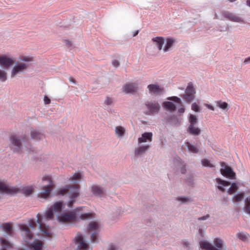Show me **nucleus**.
Masks as SVG:
<instances>
[{"label":"nucleus","mask_w":250,"mask_h":250,"mask_svg":"<svg viewBox=\"0 0 250 250\" xmlns=\"http://www.w3.org/2000/svg\"><path fill=\"white\" fill-rule=\"evenodd\" d=\"M100 229V225L97 222H91L88 225V231L91 233V241L93 243L98 242V232Z\"/></svg>","instance_id":"obj_9"},{"label":"nucleus","mask_w":250,"mask_h":250,"mask_svg":"<svg viewBox=\"0 0 250 250\" xmlns=\"http://www.w3.org/2000/svg\"><path fill=\"white\" fill-rule=\"evenodd\" d=\"M75 243L78 250H88V245L85 243L82 235L77 234L75 238Z\"/></svg>","instance_id":"obj_13"},{"label":"nucleus","mask_w":250,"mask_h":250,"mask_svg":"<svg viewBox=\"0 0 250 250\" xmlns=\"http://www.w3.org/2000/svg\"><path fill=\"white\" fill-rule=\"evenodd\" d=\"M229 2H232L235 1L236 0H228Z\"/></svg>","instance_id":"obj_52"},{"label":"nucleus","mask_w":250,"mask_h":250,"mask_svg":"<svg viewBox=\"0 0 250 250\" xmlns=\"http://www.w3.org/2000/svg\"><path fill=\"white\" fill-rule=\"evenodd\" d=\"M225 17L229 20L234 22H242L244 21L243 19L241 17L229 12L226 13Z\"/></svg>","instance_id":"obj_20"},{"label":"nucleus","mask_w":250,"mask_h":250,"mask_svg":"<svg viewBox=\"0 0 250 250\" xmlns=\"http://www.w3.org/2000/svg\"><path fill=\"white\" fill-rule=\"evenodd\" d=\"M245 195L244 192H242L238 195H235L233 199L235 202H240L244 198Z\"/></svg>","instance_id":"obj_37"},{"label":"nucleus","mask_w":250,"mask_h":250,"mask_svg":"<svg viewBox=\"0 0 250 250\" xmlns=\"http://www.w3.org/2000/svg\"><path fill=\"white\" fill-rule=\"evenodd\" d=\"M236 237L242 241H245L248 240L250 236L247 233L238 232L236 234Z\"/></svg>","instance_id":"obj_30"},{"label":"nucleus","mask_w":250,"mask_h":250,"mask_svg":"<svg viewBox=\"0 0 250 250\" xmlns=\"http://www.w3.org/2000/svg\"><path fill=\"white\" fill-rule=\"evenodd\" d=\"M185 145L189 152L197 153L199 151V149L198 146L190 144L188 142L185 143Z\"/></svg>","instance_id":"obj_26"},{"label":"nucleus","mask_w":250,"mask_h":250,"mask_svg":"<svg viewBox=\"0 0 250 250\" xmlns=\"http://www.w3.org/2000/svg\"><path fill=\"white\" fill-rule=\"evenodd\" d=\"M149 93L151 95H159L163 93V88L158 84H150L147 87Z\"/></svg>","instance_id":"obj_15"},{"label":"nucleus","mask_w":250,"mask_h":250,"mask_svg":"<svg viewBox=\"0 0 250 250\" xmlns=\"http://www.w3.org/2000/svg\"><path fill=\"white\" fill-rule=\"evenodd\" d=\"M138 90L139 86L137 83H127L123 87V91L125 93L133 94Z\"/></svg>","instance_id":"obj_16"},{"label":"nucleus","mask_w":250,"mask_h":250,"mask_svg":"<svg viewBox=\"0 0 250 250\" xmlns=\"http://www.w3.org/2000/svg\"><path fill=\"white\" fill-rule=\"evenodd\" d=\"M205 106H206L209 109H210V110H212V111H214V110H215V107H214L213 105H211L210 104H205Z\"/></svg>","instance_id":"obj_43"},{"label":"nucleus","mask_w":250,"mask_h":250,"mask_svg":"<svg viewBox=\"0 0 250 250\" xmlns=\"http://www.w3.org/2000/svg\"><path fill=\"white\" fill-rule=\"evenodd\" d=\"M33 62V58L31 56L21 55L15 61L11 71V77L15 78L22 77L28 71Z\"/></svg>","instance_id":"obj_3"},{"label":"nucleus","mask_w":250,"mask_h":250,"mask_svg":"<svg viewBox=\"0 0 250 250\" xmlns=\"http://www.w3.org/2000/svg\"><path fill=\"white\" fill-rule=\"evenodd\" d=\"M2 229L3 231L5 233L4 235L5 236L10 235L13 233V228L12 226L9 223L4 224L2 226Z\"/></svg>","instance_id":"obj_25"},{"label":"nucleus","mask_w":250,"mask_h":250,"mask_svg":"<svg viewBox=\"0 0 250 250\" xmlns=\"http://www.w3.org/2000/svg\"><path fill=\"white\" fill-rule=\"evenodd\" d=\"M7 79V74L6 72L3 70L0 69V80L2 82H4Z\"/></svg>","instance_id":"obj_35"},{"label":"nucleus","mask_w":250,"mask_h":250,"mask_svg":"<svg viewBox=\"0 0 250 250\" xmlns=\"http://www.w3.org/2000/svg\"><path fill=\"white\" fill-rule=\"evenodd\" d=\"M66 43L67 44H69V45H71V42L70 41H67L66 42Z\"/></svg>","instance_id":"obj_51"},{"label":"nucleus","mask_w":250,"mask_h":250,"mask_svg":"<svg viewBox=\"0 0 250 250\" xmlns=\"http://www.w3.org/2000/svg\"><path fill=\"white\" fill-rule=\"evenodd\" d=\"M112 65L115 67H118L120 65V62L116 60H114L112 62Z\"/></svg>","instance_id":"obj_41"},{"label":"nucleus","mask_w":250,"mask_h":250,"mask_svg":"<svg viewBox=\"0 0 250 250\" xmlns=\"http://www.w3.org/2000/svg\"><path fill=\"white\" fill-rule=\"evenodd\" d=\"M244 63L245 64L250 63V58H246L244 61Z\"/></svg>","instance_id":"obj_45"},{"label":"nucleus","mask_w":250,"mask_h":250,"mask_svg":"<svg viewBox=\"0 0 250 250\" xmlns=\"http://www.w3.org/2000/svg\"><path fill=\"white\" fill-rule=\"evenodd\" d=\"M176 201L183 204H189L193 201L192 198L190 196H179L176 197Z\"/></svg>","instance_id":"obj_22"},{"label":"nucleus","mask_w":250,"mask_h":250,"mask_svg":"<svg viewBox=\"0 0 250 250\" xmlns=\"http://www.w3.org/2000/svg\"><path fill=\"white\" fill-rule=\"evenodd\" d=\"M44 102L45 104H48L50 103V100L48 97L45 96L44 97Z\"/></svg>","instance_id":"obj_44"},{"label":"nucleus","mask_w":250,"mask_h":250,"mask_svg":"<svg viewBox=\"0 0 250 250\" xmlns=\"http://www.w3.org/2000/svg\"><path fill=\"white\" fill-rule=\"evenodd\" d=\"M115 132L118 138H122L126 135V129L123 126H117L115 127Z\"/></svg>","instance_id":"obj_21"},{"label":"nucleus","mask_w":250,"mask_h":250,"mask_svg":"<svg viewBox=\"0 0 250 250\" xmlns=\"http://www.w3.org/2000/svg\"><path fill=\"white\" fill-rule=\"evenodd\" d=\"M9 189L4 184L0 183V192H7Z\"/></svg>","instance_id":"obj_39"},{"label":"nucleus","mask_w":250,"mask_h":250,"mask_svg":"<svg viewBox=\"0 0 250 250\" xmlns=\"http://www.w3.org/2000/svg\"><path fill=\"white\" fill-rule=\"evenodd\" d=\"M225 243L222 240L218 238L214 239L212 250H225Z\"/></svg>","instance_id":"obj_17"},{"label":"nucleus","mask_w":250,"mask_h":250,"mask_svg":"<svg viewBox=\"0 0 250 250\" xmlns=\"http://www.w3.org/2000/svg\"><path fill=\"white\" fill-rule=\"evenodd\" d=\"M238 187V186L237 183H232L230 187L228 189V193L230 195L235 193L237 190Z\"/></svg>","instance_id":"obj_29"},{"label":"nucleus","mask_w":250,"mask_h":250,"mask_svg":"<svg viewBox=\"0 0 250 250\" xmlns=\"http://www.w3.org/2000/svg\"><path fill=\"white\" fill-rule=\"evenodd\" d=\"M54 182L48 176H44L42 179L40 186L42 191L39 193L38 197L40 198L47 199L51 196V192L54 188Z\"/></svg>","instance_id":"obj_5"},{"label":"nucleus","mask_w":250,"mask_h":250,"mask_svg":"<svg viewBox=\"0 0 250 250\" xmlns=\"http://www.w3.org/2000/svg\"><path fill=\"white\" fill-rule=\"evenodd\" d=\"M189 125L187 128V131L194 136L199 135L201 133V129L197 126L198 123L197 117L193 114H189Z\"/></svg>","instance_id":"obj_8"},{"label":"nucleus","mask_w":250,"mask_h":250,"mask_svg":"<svg viewBox=\"0 0 250 250\" xmlns=\"http://www.w3.org/2000/svg\"><path fill=\"white\" fill-rule=\"evenodd\" d=\"M113 99L109 97H106L104 100V104L106 105H110L113 104Z\"/></svg>","instance_id":"obj_38"},{"label":"nucleus","mask_w":250,"mask_h":250,"mask_svg":"<svg viewBox=\"0 0 250 250\" xmlns=\"http://www.w3.org/2000/svg\"><path fill=\"white\" fill-rule=\"evenodd\" d=\"M22 190L24 195L30 196L33 193L34 188L33 186H30L23 188Z\"/></svg>","instance_id":"obj_28"},{"label":"nucleus","mask_w":250,"mask_h":250,"mask_svg":"<svg viewBox=\"0 0 250 250\" xmlns=\"http://www.w3.org/2000/svg\"><path fill=\"white\" fill-rule=\"evenodd\" d=\"M216 106L222 110L224 113L227 112L229 108V106L228 103L221 101L215 102Z\"/></svg>","instance_id":"obj_23"},{"label":"nucleus","mask_w":250,"mask_h":250,"mask_svg":"<svg viewBox=\"0 0 250 250\" xmlns=\"http://www.w3.org/2000/svg\"><path fill=\"white\" fill-rule=\"evenodd\" d=\"M195 92L194 90V89L192 85L189 84L186 90V93L187 94H192L194 95L195 94Z\"/></svg>","instance_id":"obj_36"},{"label":"nucleus","mask_w":250,"mask_h":250,"mask_svg":"<svg viewBox=\"0 0 250 250\" xmlns=\"http://www.w3.org/2000/svg\"><path fill=\"white\" fill-rule=\"evenodd\" d=\"M181 243L183 245H184L186 248H189L190 243L187 240H182L181 242Z\"/></svg>","instance_id":"obj_42"},{"label":"nucleus","mask_w":250,"mask_h":250,"mask_svg":"<svg viewBox=\"0 0 250 250\" xmlns=\"http://www.w3.org/2000/svg\"><path fill=\"white\" fill-rule=\"evenodd\" d=\"M221 166L220 172L222 175L230 179H236V174L231 167L226 165L225 163H222Z\"/></svg>","instance_id":"obj_10"},{"label":"nucleus","mask_w":250,"mask_h":250,"mask_svg":"<svg viewBox=\"0 0 250 250\" xmlns=\"http://www.w3.org/2000/svg\"><path fill=\"white\" fill-rule=\"evenodd\" d=\"M81 178V174L75 173L69 179V181L74 184L69 186H65L60 188L58 191L59 194L66 196L69 198L67 202V205L69 208H72V205L76 202V198L79 195V185L76 183L80 182Z\"/></svg>","instance_id":"obj_1"},{"label":"nucleus","mask_w":250,"mask_h":250,"mask_svg":"<svg viewBox=\"0 0 250 250\" xmlns=\"http://www.w3.org/2000/svg\"><path fill=\"white\" fill-rule=\"evenodd\" d=\"M167 101L164 102L163 105L167 110L170 111H175L177 107H179L178 112L179 113H184L185 108L182 104L180 98L176 96L170 97L167 98Z\"/></svg>","instance_id":"obj_7"},{"label":"nucleus","mask_w":250,"mask_h":250,"mask_svg":"<svg viewBox=\"0 0 250 250\" xmlns=\"http://www.w3.org/2000/svg\"><path fill=\"white\" fill-rule=\"evenodd\" d=\"M91 191L96 196H101L104 193V189L97 185H93L91 188Z\"/></svg>","instance_id":"obj_24"},{"label":"nucleus","mask_w":250,"mask_h":250,"mask_svg":"<svg viewBox=\"0 0 250 250\" xmlns=\"http://www.w3.org/2000/svg\"><path fill=\"white\" fill-rule=\"evenodd\" d=\"M152 132H145L137 139V143L134 148L136 156H141L146 153L151 147L150 143L152 141Z\"/></svg>","instance_id":"obj_4"},{"label":"nucleus","mask_w":250,"mask_h":250,"mask_svg":"<svg viewBox=\"0 0 250 250\" xmlns=\"http://www.w3.org/2000/svg\"><path fill=\"white\" fill-rule=\"evenodd\" d=\"M10 244L8 241L4 239H0V250H4V248H8Z\"/></svg>","instance_id":"obj_31"},{"label":"nucleus","mask_w":250,"mask_h":250,"mask_svg":"<svg viewBox=\"0 0 250 250\" xmlns=\"http://www.w3.org/2000/svg\"><path fill=\"white\" fill-rule=\"evenodd\" d=\"M138 33H139L138 30L135 31V32L133 34V36L134 37V36H136L138 34Z\"/></svg>","instance_id":"obj_49"},{"label":"nucleus","mask_w":250,"mask_h":250,"mask_svg":"<svg viewBox=\"0 0 250 250\" xmlns=\"http://www.w3.org/2000/svg\"><path fill=\"white\" fill-rule=\"evenodd\" d=\"M31 139L35 141H39L44 138V134L40 131L31 129L30 131Z\"/></svg>","instance_id":"obj_18"},{"label":"nucleus","mask_w":250,"mask_h":250,"mask_svg":"<svg viewBox=\"0 0 250 250\" xmlns=\"http://www.w3.org/2000/svg\"><path fill=\"white\" fill-rule=\"evenodd\" d=\"M69 81L73 83H75V81L74 79H72L71 77H70L69 79Z\"/></svg>","instance_id":"obj_47"},{"label":"nucleus","mask_w":250,"mask_h":250,"mask_svg":"<svg viewBox=\"0 0 250 250\" xmlns=\"http://www.w3.org/2000/svg\"><path fill=\"white\" fill-rule=\"evenodd\" d=\"M10 140L12 147L15 152L20 151L29 152L31 150L28 139H25L22 137L12 136Z\"/></svg>","instance_id":"obj_6"},{"label":"nucleus","mask_w":250,"mask_h":250,"mask_svg":"<svg viewBox=\"0 0 250 250\" xmlns=\"http://www.w3.org/2000/svg\"><path fill=\"white\" fill-rule=\"evenodd\" d=\"M247 5L250 7V0H247L246 1Z\"/></svg>","instance_id":"obj_50"},{"label":"nucleus","mask_w":250,"mask_h":250,"mask_svg":"<svg viewBox=\"0 0 250 250\" xmlns=\"http://www.w3.org/2000/svg\"><path fill=\"white\" fill-rule=\"evenodd\" d=\"M173 168L177 173H185L186 171V165L184 162L179 157L175 158L173 160Z\"/></svg>","instance_id":"obj_11"},{"label":"nucleus","mask_w":250,"mask_h":250,"mask_svg":"<svg viewBox=\"0 0 250 250\" xmlns=\"http://www.w3.org/2000/svg\"><path fill=\"white\" fill-rule=\"evenodd\" d=\"M109 250H117V248L116 247L113 246L109 248Z\"/></svg>","instance_id":"obj_46"},{"label":"nucleus","mask_w":250,"mask_h":250,"mask_svg":"<svg viewBox=\"0 0 250 250\" xmlns=\"http://www.w3.org/2000/svg\"><path fill=\"white\" fill-rule=\"evenodd\" d=\"M14 60L13 58L8 55L0 56V66L7 69L13 66Z\"/></svg>","instance_id":"obj_12"},{"label":"nucleus","mask_w":250,"mask_h":250,"mask_svg":"<svg viewBox=\"0 0 250 250\" xmlns=\"http://www.w3.org/2000/svg\"><path fill=\"white\" fill-rule=\"evenodd\" d=\"M152 44L146 47V51L151 55H157L158 52L163 51L167 53L171 50L175 43V40L172 38L165 39L162 37H156L152 39Z\"/></svg>","instance_id":"obj_2"},{"label":"nucleus","mask_w":250,"mask_h":250,"mask_svg":"<svg viewBox=\"0 0 250 250\" xmlns=\"http://www.w3.org/2000/svg\"><path fill=\"white\" fill-rule=\"evenodd\" d=\"M245 210L250 215V196L249 198H247L245 205Z\"/></svg>","instance_id":"obj_34"},{"label":"nucleus","mask_w":250,"mask_h":250,"mask_svg":"<svg viewBox=\"0 0 250 250\" xmlns=\"http://www.w3.org/2000/svg\"><path fill=\"white\" fill-rule=\"evenodd\" d=\"M208 217V216H204V217H203L202 218H200L199 219V220H204L207 219Z\"/></svg>","instance_id":"obj_48"},{"label":"nucleus","mask_w":250,"mask_h":250,"mask_svg":"<svg viewBox=\"0 0 250 250\" xmlns=\"http://www.w3.org/2000/svg\"><path fill=\"white\" fill-rule=\"evenodd\" d=\"M216 182L218 188L222 191H225L226 187H228L230 185L229 182L227 181L223 180L220 178H217Z\"/></svg>","instance_id":"obj_19"},{"label":"nucleus","mask_w":250,"mask_h":250,"mask_svg":"<svg viewBox=\"0 0 250 250\" xmlns=\"http://www.w3.org/2000/svg\"><path fill=\"white\" fill-rule=\"evenodd\" d=\"M200 246L203 250H212L213 249V245L205 240L200 241Z\"/></svg>","instance_id":"obj_27"},{"label":"nucleus","mask_w":250,"mask_h":250,"mask_svg":"<svg viewBox=\"0 0 250 250\" xmlns=\"http://www.w3.org/2000/svg\"><path fill=\"white\" fill-rule=\"evenodd\" d=\"M201 163L203 166L208 167H213V165L211 162L207 159H203L201 160Z\"/></svg>","instance_id":"obj_32"},{"label":"nucleus","mask_w":250,"mask_h":250,"mask_svg":"<svg viewBox=\"0 0 250 250\" xmlns=\"http://www.w3.org/2000/svg\"><path fill=\"white\" fill-rule=\"evenodd\" d=\"M147 109V114L151 115L158 113L160 109V105L156 102H150L146 104Z\"/></svg>","instance_id":"obj_14"},{"label":"nucleus","mask_w":250,"mask_h":250,"mask_svg":"<svg viewBox=\"0 0 250 250\" xmlns=\"http://www.w3.org/2000/svg\"><path fill=\"white\" fill-rule=\"evenodd\" d=\"M194 97V95L192 94L185 93L184 95L182 96V97L184 99H185L187 102L190 103L193 100Z\"/></svg>","instance_id":"obj_33"},{"label":"nucleus","mask_w":250,"mask_h":250,"mask_svg":"<svg viewBox=\"0 0 250 250\" xmlns=\"http://www.w3.org/2000/svg\"><path fill=\"white\" fill-rule=\"evenodd\" d=\"M191 109L195 112H198L200 110V106L196 103H193L191 105Z\"/></svg>","instance_id":"obj_40"}]
</instances>
